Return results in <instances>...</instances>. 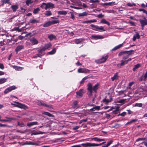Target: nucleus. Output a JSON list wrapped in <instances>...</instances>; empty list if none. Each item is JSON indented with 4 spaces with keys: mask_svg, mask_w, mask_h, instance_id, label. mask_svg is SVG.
Wrapping results in <instances>:
<instances>
[{
    "mask_svg": "<svg viewBox=\"0 0 147 147\" xmlns=\"http://www.w3.org/2000/svg\"><path fill=\"white\" fill-rule=\"evenodd\" d=\"M97 22V20L96 19H94L92 20H88V23H93L95 22Z\"/></svg>",
    "mask_w": 147,
    "mask_h": 147,
    "instance_id": "nucleus-47",
    "label": "nucleus"
},
{
    "mask_svg": "<svg viewBox=\"0 0 147 147\" xmlns=\"http://www.w3.org/2000/svg\"><path fill=\"white\" fill-rule=\"evenodd\" d=\"M56 52V49L55 48H54L52 50L49 52V53L50 55H53L55 54Z\"/></svg>",
    "mask_w": 147,
    "mask_h": 147,
    "instance_id": "nucleus-42",
    "label": "nucleus"
},
{
    "mask_svg": "<svg viewBox=\"0 0 147 147\" xmlns=\"http://www.w3.org/2000/svg\"><path fill=\"white\" fill-rule=\"evenodd\" d=\"M136 36V38L137 39H139L140 38V36L139 34L138 33H137L136 34V35L135 36Z\"/></svg>",
    "mask_w": 147,
    "mask_h": 147,
    "instance_id": "nucleus-64",
    "label": "nucleus"
},
{
    "mask_svg": "<svg viewBox=\"0 0 147 147\" xmlns=\"http://www.w3.org/2000/svg\"><path fill=\"white\" fill-rule=\"evenodd\" d=\"M40 11V9L39 8L34 9L33 10V13L34 14L38 13Z\"/></svg>",
    "mask_w": 147,
    "mask_h": 147,
    "instance_id": "nucleus-43",
    "label": "nucleus"
},
{
    "mask_svg": "<svg viewBox=\"0 0 147 147\" xmlns=\"http://www.w3.org/2000/svg\"><path fill=\"white\" fill-rule=\"evenodd\" d=\"M126 114V113L125 112H123L122 113H121L119 114H118L117 116H121L122 117H124L125 115Z\"/></svg>",
    "mask_w": 147,
    "mask_h": 147,
    "instance_id": "nucleus-50",
    "label": "nucleus"
},
{
    "mask_svg": "<svg viewBox=\"0 0 147 147\" xmlns=\"http://www.w3.org/2000/svg\"><path fill=\"white\" fill-rule=\"evenodd\" d=\"M18 7V6L16 5H13L11 6V8L12 9L13 12H15Z\"/></svg>",
    "mask_w": 147,
    "mask_h": 147,
    "instance_id": "nucleus-22",
    "label": "nucleus"
},
{
    "mask_svg": "<svg viewBox=\"0 0 147 147\" xmlns=\"http://www.w3.org/2000/svg\"><path fill=\"white\" fill-rule=\"evenodd\" d=\"M37 104L39 106L41 107H45L47 108H52V106L51 105H48L45 103L41 101L37 100L36 102Z\"/></svg>",
    "mask_w": 147,
    "mask_h": 147,
    "instance_id": "nucleus-5",
    "label": "nucleus"
},
{
    "mask_svg": "<svg viewBox=\"0 0 147 147\" xmlns=\"http://www.w3.org/2000/svg\"><path fill=\"white\" fill-rule=\"evenodd\" d=\"M119 111V108L118 107L117 109L116 110L113 111L112 113L115 114H116L117 113V111Z\"/></svg>",
    "mask_w": 147,
    "mask_h": 147,
    "instance_id": "nucleus-53",
    "label": "nucleus"
},
{
    "mask_svg": "<svg viewBox=\"0 0 147 147\" xmlns=\"http://www.w3.org/2000/svg\"><path fill=\"white\" fill-rule=\"evenodd\" d=\"M141 65L139 63H138L136 65H135L134 66V67L133 68V70L135 71L139 67H140Z\"/></svg>",
    "mask_w": 147,
    "mask_h": 147,
    "instance_id": "nucleus-28",
    "label": "nucleus"
},
{
    "mask_svg": "<svg viewBox=\"0 0 147 147\" xmlns=\"http://www.w3.org/2000/svg\"><path fill=\"white\" fill-rule=\"evenodd\" d=\"M30 41L33 45H36L38 43V40L34 38H31Z\"/></svg>",
    "mask_w": 147,
    "mask_h": 147,
    "instance_id": "nucleus-17",
    "label": "nucleus"
},
{
    "mask_svg": "<svg viewBox=\"0 0 147 147\" xmlns=\"http://www.w3.org/2000/svg\"><path fill=\"white\" fill-rule=\"evenodd\" d=\"M96 144L90 143V147L96 146Z\"/></svg>",
    "mask_w": 147,
    "mask_h": 147,
    "instance_id": "nucleus-58",
    "label": "nucleus"
},
{
    "mask_svg": "<svg viewBox=\"0 0 147 147\" xmlns=\"http://www.w3.org/2000/svg\"><path fill=\"white\" fill-rule=\"evenodd\" d=\"M109 97V99H107L106 98H105L102 100V102H105L106 104L107 105L109 102H111L113 100V98L111 96H110Z\"/></svg>",
    "mask_w": 147,
    "mask_h": 147,
    "instance_id": "nucleus-13",
    "label": "nucleus"
},
{
    "mask_svg": "<svg viewBox=\"0 0 147 147\" xmlns=\"http://www.w3.org/2000/svg\"><path fill=\"white\" fill-rule=\"evenodd\" d=\"M145 138H138V139H137L136 140V142H138L139 141H142V140H145Z\"/></svg>",
    "mask_w": 147,
    "mask_h": 147,
    "instance_id": "nucleus-55",
    "label": "nucleus"
},
{
    "mask_svg": "<svg viewBox=\"0 0 147 147\" xmlns=\"http://www.w3.org/2000/svg\"><path fill=\"white\" fill-rule=\"evenodd\" d=\"M104 15H102L101 14H99L97 15V17H98L99 18H101L103 17H104Z\"/></svg>",
    "mask_w": 147,
    "mask_h": 147,
    "instance_id": "nucleus-61",
    "label": "nucleus"
},
{
    "mask_svg": "<svg viewBox=\"0 0 147 147\" xmlns=\"http://www.w3.org/2000/svg\"><path fill=\"white\" fill-rule=\"evenodd\" d=\"M38 124V122L37 121L27 123V125L29 127H30L34 125H37Z\"/></svg>",
    "mask_w": 147,
    "mask_h": 147,
    "instance_id": "nucleus-18",
    "label": "nucleus"
},
{
    "mask_svg": "<svg viewBox=\"0 0 147 147\" xmlns=\"http://www.w3.org/2000/svg\"><path fill=\"white\" fill-rule=\"evenodd\" d=\"M135 106L138 107H141L142 106V104L141 103H136L135 104Z\"/></svg>",
    "mask_w": 147,
    "mask_h": 147,
    "instance_id": "nucleus-52",
    "label": "nucleus"
},
{
    "mask_svg": "<svg viewBox=\"0 0 147 147\" xmlns=\"http://www.w3.org/2000/svg\"><path fill=\"white\" fill-rule=\"evenodd\" d=\"M70 13L71 14V16L70 17V18L73 20H74L75 19V16L74 13L72 12H70Z\"/></svg>",
    "mask_w": 147,
    "mask_h": 147,
    "instance_id": "nucleus-48",
    "label": "nucleus"
},
{
    "mask_svg": "<svg viewBox=\"0 0 147 147\" xmlns=\"http://www.w3.org/2000/svg\"><path fill=\"white\" fill-rule=\"evenodd\" d=\"M81 145L83 147H90V143L86 142L85 143H83Z\"/></svg>",
    "mask_w": 147,
    "mask_h": 147,
    "instance_id": "nucleus-33",
    "label": "nucleus"
},
{
    "mask_svg": "<svg viewBox=\"0 0 147 147\" xmlns=\"http://www.w3.org/2000/svg\"><path fill=\"white\" fill-rule=\"evenodd\" d=\"M92 140H94L96 141L101 142L102 141H105V139H100L97 137H94L92 138Z\"/></svg>",
    "mask_w": 147,
    "mask_h": 147,
    "instance_id": "nucleus-27",
    "label": "nucleus"
},
{
    "mask_svg": "<svg viewBox=\"0 0 147 147\" xmlns=\"http://www.w3.org/2000/svg\"><path fill=\"white\" fill-rule=\"evenodd\" d=\"M144 78V77L143 75L142 76H141L138 79V80L140 82H141L144 80L143 78Z\"/></svg>",
    "mask_w": 147,
    "mask_h": 147,
    "instance_id": "nucleus-56",
    "label": "nucleus"
},
{
    "mask_svg": "<svg viewBox=\"0 0 147 147\" xmlns=\"http://www.w3.org/2000/svg\"><path fill=\"white\" fill-rule=\"evenodd\" d=\"M90 26L93 28L92 29L93 30H96L97 31V27L98 26L96 25H94L93 24H90Z\"/></svg>",
    "mask_w": 147,
    "mask_h": 147,
    "instance_id": "nucleus-38",
    "label": "nucleus"
},
{
    "mask_svg": "<svg viewBox=\"0 0 147 147\" xmlns=\"http://www.w3.org/2000/svg\"><path fill=\"white\" fill-rule=\"evenodd\" d=\"M5 118H6V119H1V121H2V122L11 121L12 120L15 119L14 118H10L8 117H6Z\"/></svg>",
    "mask_w": 147,
    "mask_h": 147,
    "instance_id": "nucleus-15",
    "label": "nucleus"
},
{
    "mask_svg": "<svg viewBox=\"0 0 147 147\" xmlns=\"http://www.w3.org/2000/svg\"><path fill=\"white\" fill-rule=\"evenodd\" d=\"M14 31H17L18 32H20L21 31V30L19 29V27H15L13 29Z\"/></svg>",
    "mask_w": 147,
    "mask_h": 147,
    "instance_id": "nucleus-49",
    "label": "nucleus"
},
{
    "mask_svg": "<svg viewBox=\"0 0 147 147\" xmlns=\"http://www.w3.org/2000/svg\"><path fill=\"white\" fill-rule=\"evenodd\" d=\"M51 25V21H49L43 24V26L44 27H46L50 26Z\"/></svg>",
    "mask_w": 147,
    "mask_h": 147,
    "instance_id": "nucleus-25",
    "label": "nucleus"
},
{
    "mask_svg": "<svg viewBox=\"0 0 147 147\" xmlns=\"http://www.w3.org/2000/svg\"><path fill=\"white\" fill-rule=\"evenodd\" d=\"M52 13L49 10L46 11L45 14L47 16H48L52 15Z\"/></svg>",
    "mask_w": 147,
    "mask_h": 147,
    "instance_id": "nucleus-37",
    "label": "nucleus"
},
{
    "mask_svg": "<svg viewBox=\"0 0 147 147\" xmlns=\"http://www.w3.org/2000/svg\"><path fill=\"white\" fill-rule=\"evenodd\" d=\"M1 36V40L2 39L3 41L1 40V46H2L6 44V40L7 36L5 34H2Z\"/></svg>",
    "mask_w": 147,
    "mask_h": 147,
    "instance_id": "nucleus-3",
    "label": "nucleus"
},
{
    "mask_svg": "<svg viewBox=\"0 0 147 147\" xmlns=\"http://www.w3.org/2000/svg\"><path fill=\"white\" fill-rule=\"evenodd\" d=\"M79 102L77 100H74L73 101L71 105V107L75 109H77L80 107L78 105Z\"/></svg>",
    "mask_w": 147,
    "mask_h": 147,
    "instance_id": "nucleus-10",
    "label": "nucleus"
},
{
    "mask_svg": "<svg viewBox=\"0 0 147 147\" xmlns=\"http://www.w3.org/2000/svg\"><path fill=\"white\" fill-rule=\"evenodd\" d=\"M100 109V107L99 106H95V107L91 109L90 111H94L96 110H99Z\"/></svg>",
    "mask_w": 147,
    "mask_h": 147,
    "instance_id": "nucleus-26",
    "label": "nucleus"
},
{
    "mask_svg": "<svg viewBox=\"0 0 147 147\" xmlns=\"http://www.w3.org/2000/svg\"><path fill=\"white\" fill-rule=\"evenodd\" d=\"M48 38H49L50 40H52L53 39H55L56 38V37L55 35H54L53 34H51L48 36Z\"/></svg>",
    "mask_w": 147,
    "mask_h": 147,
    "instance_id": "nucleus-30",
    "label": "nucleus"
},
{
    "mask_svg": "<svg viewBox=\"0 0 147 147\" xmlns=\"http://www.w3.org/2000/svg\"><path fill=\"white\" fill-rule=\"evenodd\" d=\"M76 65L77 66H79L82 65V64L79 61H78L76 63Z\"/></svg>",
    "mask_w": 147,
    "mask_h": 147,
    "instance_id": "nucleus-60",
    "label": "nucleus"
},
{
    "mask_svg": "<svg viewBox=\"0 0 147 147\" xmlns=\"http://www.w3.org/2000/svg\"><path fill=\"white\" fill-rule=\"evenodd\" d=\"M97 31L98 30L99 31H105V30L104 29V28L102 26H101L100 27H99L98 26L97 27Z\"/></svg>",
    "mask_w": 147,
    "mask_h": 147,
    "instance_id": "nucleus-36",
    "label": "nucleus"
},
{
    "mask_svg": "<svg viewBox=\"0 0 147 147\" xmlns=\"http://www.w3.org/2000/svg\"><path fill=\"white\" fill-rule=\"evenodd\" d=\"M109 56L107 55H103L101 58L98 60V62L99 63H104L108 58Z\"/></svg>",
    "mask_w": 147,
    "mask_h": 147,
    "instance_id": "nucleus-8",
    "label": "nucleus"
},
{
    "mask_svg": "<svg viewBox=\"0 0 147 147\" xmlns=\"http://www.w3.org/2000/svg\"><path fill=\"white\" fill-rule=\"evenodd\" d=\"M126 54L128 55H130L134 53V50H131L129 51H126Z\"/></svg>",
    "mask_w": 147,
    "mask_h": 147,
    "instance_id": "nucleus-32",
    "label": "nucleus"
},
{
    "mask_svg": "<svg viewBox=\"0 0 147 147\" xmlns=\"http://www.w3.org/2000/svg\"><path fill=\"white\" fill-rule=\"evenodd\" d=\"M100 23L107 24L109 26L110 25V23L108 21H107L106 20L104 19H103L101 20Z\"/></svg>",
    "mask_w": 147,
    "mask_h": 147,
    "instance_id": "nucleus-21",
    "label": "nucleus"
},
{
    "mask_svg": "<svg viewBox=\"0 0 147 147\" xmlns=\"http://www.w3.org/2000/svg\"><path fill=\"white\" fill-rule=\"evenodd\" d=\"M125 100L124 99H122L121 100L118 101V102L119 103H122V104H124V102L125 101Z\"/></svg>",
    "mask_w": 147,
    "mask_h": 147,
    "instance_id": "nucleus-51",
    "label": "nucleus"
},
{
    "mask_svg": "<svg viewBox=\"0 0 147 147\" xmlns=\"http://www.w3.org/2000/svg\"><path fill=\"white\" fill-rule=\"evenodd\" d=\"M99 84L98 83L96 84L92 87V84L88 83L87 84V88L88 92L87 94L89 97H91L92 95V91H94L95 93L97 92V90L98 88Z\"/></svg>",
    "mask_w": 147,
    "mask_h": 147,
    "instance_id": "nucleus-1",
    "label": "nucleus"
},
{
    "mask_svg": "<svg viewBox=\"0 0 147 147\" xmlns=\"http://www.w3.org/2000/svg\"><path fill=\"white\" fill-rule=\"evenodd\" d=\"M43 4L45 5L44 9L45 10H47L49 8H53L54 7V4L51 3H43Z\"/></svg>",
    "mask_w": 147,
    "mask_h": 147,
    "instance_id": "nucleus-7",
    "label": "nucleus"
},
{
    "mask_svg": "<svg viewBox=\"0 0 147 147\" xmlns=\"http://www.w3.org/2000/svg\"><path fill=\"white\" fill-rule=\"evenodd\" d=\"M2 2V5H3L5 3H7L9 5H11L10 0H1Z\"/></svg>",
    "mask_w": 147,
    "mask_h": 147,
    "instance_id": "nucleus-23",
    "label": "nucleus"
},
{
    "mask_svg": "<svg viewBox=\"0 0 147 147\" xmlns=\"http://www.w3.org/2000/svg\"><path fill=\"white\" fill-rule=\"evenodd\" d=\"M139 21L141 24V26L142 28V30H143L144 26H145L147 25V19L145 17H144L143 20L139 19Z\"/></svg>",
    "mask_w": 147,
    "mask_h": 147,
    "instance_id": "nucleus-4",
    "label": "nucleus"
},
{
    "mask_svg": "<svg viewBox=\"0 0 147 147\" xmlns=\"http://www.w3.org/2000/svg\"><path fill=\"white\" fill-rule=\"evenodd\" d=\"M91 38L92 39L97 40L98 39H103L104 37L100 35H92Z\"/></svg>",
    "mask_w": 147,
    "mask_h": 147,
    "instance_id": "nucleus-12",
    "label": "nucleus"
},
{
    "mask_svg": "<svg viewBox=\"0 0 147 147\" xmlns=\"http://www.w3.org/2000/svg\"><path fill=\"white\" fill-rule=\"evenodd\" d=\"M126 51H121L120 52L118 56H121L124 54H126Z\"/></svg>",
    "mask_w": 147,
    "mask_h": 147,
    "instance_id": "nucleus-46",
    "label": "nucleus"
},
{
    "mask_svg": "<svg viewBox=\"0 0 147 147\" xmlns=\"http://www.w3.org/2000/svg\"><path fill=\"white\" fill-rule=\"evenodd\" d=\"M16 88V87L15 86H10L5 90L4 93L5 94H7L12 90L15 89Z\"/></svg>",
    "mask_w": 147,
    "mask_h": 147,
    "instance_id": "nucleus-11",
    "label": "nucleus"
},
{
    "mask_svg": "<svg viewBox=\"0 0 147 147\" xmlns=\"http://www.w3.org/2000/svg\"><path fill=\"white\" fill-rule=\"evenodd\" d=\"M90 70L85 68H79L78 69V73H89Z\"/></svg>",
    "mask_w": 147,
    "mask_h": 147,
    "instance_id": "nucleus-9",
    "label": "nucleus"
},
{
    "mask_svg": "<svg viewBox=\"0 0 147 147\" xmlns=\"http://www.w3.org/2000/svg\"><path fill=\"white\" fill-rule=\"evenodd\" d=\"M85 92L84 90L81 89L78 91L76 92V97L78 98H80L82 97Z\"/></svg>",
    "mask_w": 147,
    "mask_h": 147,
    "instance_id": "nucleus-6",
    "label": "nucleus"
},
{
    "mask_svg": "<svg viewBox=\"0 0 147 147\" xmlns=\"http://www.w3.org/2000/svg\"><path fill=\"white\" fill-rule=\"evenodd\" d=\"M139 10L140 11H143V12L144 13H146L147 12V11H146V10H145L144 9H142V8L140 9Z\"/></svg>",
    "mask_w": 147,
    "mask_h": 147,
    "instance_id": "nucleus-57",
    "label": "nucleus"
},
{
    "mask_svg": "<svg viewBox=\"0 0 147 147\" xmlns=\"http://www.w3.org/2000/svg\"><path fill=\"white\" fill-rule=\"evenodd\" d=\"M126 5L129 7H133V6H135L136 5V4L135 3H127L126 4Z\"/></svg>",
    "mask_w": 147,
    "mask_h": 147,
    "instance_id": "nucleus-40",
    "label": "nucleus"
},
{
    "mask_svg": "<svg viewBox=\"0 0 147 147\" xmlns=\"http://www.w3.org/2000/svg\"><path fill=\"white\" fill-rule=\"evenodd\" d=\"M83 40L82 38L76 39L75 40V43L77 44H80L83 42Z\"/></svg>",
    "mask_w": 147,
    "mask_h": 147,
    "instance_id": "nucleus-20",
    "label": "nucleus"
},
{
    "mask_svg": "<svg viewBox=\"0 0 147 147\" xmlns=\"http://www.w3.org/2000/svg\"><path fill=\"white\" fill-rule=\"evenodd\" d=\"M14 102L16 103L17 104H15L12 103H11V104L15 105L16 107L21 109H23L25 110H26L28 109V107L25 105L22 104L16 101H14Z\"/></svg>",
    "mask_w": 147,
    "mask_h": 147,
    "instance_id": "nucleus-2",
    "label": "nucleus"
},
{
    "mask_svg": "<svg viewBox=\"0 0 147 147\" xmlns=\"http://www.w3.org/2000/svg\"><path fill=\"white\" fill-rule=\"evenodd\" d=\"M7 79L5 78H1V84H3L5 82Z\"/></svg>",
    "mask_w": 147,
    "mask_h": 147,
    "instance_id": "nucleus-45",
    "label": "nucleus"
},
{
    "mask_svg": "<svg viewBox=\"0 0 147 147\" xmlns=\"http://www.w3.org/2000/svg\"><path fill=\"white\" fill-rule=\"evenodd\" d=\"M30 22L32 24H35L36 23H38L39 22V21L38 20L35 19L34 18L31 19L30 20Z\"/></svg>",
    "mask_w": 147,
    "mask_h": 147,
    "instance_id": "nucleus-29",
    "label": "nucleus"
},
{
    "mask_svg": "<svg viewBox=\"0 0 147 147\" xmlns=\"http://www.w3.org/2000/svg\"><path fill=\"white\" fill-rule=\"evenodd\" d=\"M119 49V48L118 47V46H115V47L113 49H112V51H116V50L118 49Z\"/></svg>",
    "mask_w": 147,
    "mask_h": 147,
    "instance_id": "nucleus-54",
    "label": "nucleus"
},
{
    "mask_svg": "<svg viewBox=\"0 0 147 147\" xmlns=\"http://www.w3.org/2000/svg\"><path fill=\"white\" fill-rule=\"evenodd\" d=\"M88 14V13L86 12H84L82 13H80L79 14V17H82L86 16Z\"/></svg>",
    "mask_w": 147,
    "mask_h": 147,
    "instance_id": "nucleus-35",
    "label": "nucleus"
},
{
    "mask_svg": "<svg viewBox=\"0 0 147 147\" xmlns=\"http://www.w3.org/2000/svg\"><path fill=\"white\" fill-rule=\"evenodd\" d=\"M51 43H49L45 44L44 47H43L45 48V50H46V49H50V48L51 47Z\"/></svg>",
    "mask_w": 147,
    "mask_h": 147,
    "instance_id": "nucleus-16",
    "label": "nucleus"
},
{
    "mask_svg": "<svg viewBox=\"0 0 147 147\" xmlns=\"http://www.w3.org/2000/svg\"><path fill=\"white\" fill-rule=\"evenodd\" d=\"M45 49L43 47H40L39 49L37 51L39 53H41L42 52L44 51H45Z\"/></svg>",
    "mask_w": 147,
    "mask_h": 147,
    "instance_id": "nucleus-39",
    "label": "nucleus"
},
{
    "mask_svg": "<svg viewBox=\"0 0 147 147\" xmlns=\"http://www.w3.org/2000/svg\"><path fill=\"white\" fill-rule=\"evenodd\" d=\"M125 64V63H124V61L123 60H122L121 61V63L119 64L120 66H122L124 65Z\"/></svg>",
    "mask_w": 147,
    "mask_h": 147,
    "instance_id": "nucleus-63",
    "label": "nucleus"
},
{
    "mask_svg": "<svg viewBox=\"0 0 147 147\" xmlns=\"http://www.w3.org/2000/svg\"><path fill=\"white\" fill-rule=\"evenodd\" d=\"M144 77V81H145L146 80L145 79L147 78V72H146L144 76H143Z\"/></svg>",
    "mask_w": 147,
    "mask_h": 147,
    "instance_id": "nucleus-62",
    "label": "nucleus"
},
{
    "mask_svg": "<svg viewBox=\"0 0 147 147\" xmlns=\"http://www.w3.org/2000/svg\"><path fill=\"white\" fill-rule=\"evenodd\" d=\"M67 11L64 10L59 11H57L58 14L60 15H65L67 14Z\"/></svg>",
    "mask_w": 147,
    "mask_h": 147,
    "instance_id": "nucleus-19",
    "label": "nucleus"
},
{
    "mask_svg": "<svg viewBox=\"0 0 147 147\" xmlns=\"http://www.w3.org/2000/svg\"><path fill=\"white\" fill-rule=\"evenodd\" d=\"M104 5L106 6L111 5V2L104 3Z\"/></svg>",
    "mask_w": 147,
    "mask_h": 147,
    "instance_id": "nucleus-59",
    "label": "nucleus"
},
{
    "mask_svg": "<svg viewBox=\"0 0 147 147\" xmlns=\"http://www.w3.org/2000/svg\"><path fill=\"white\" fill-rule=\"evenodd\" d=\"M24 48V46L23 45L18 46L15 49V51L16 52V54H18V51L23 49Z\"/></svg>",
    "mask_w": 147,
    "mask_h": 147,
    "instance_id": "nucleus-14",
    "label": "nucleus"
},
{
    "mask_svg": "<svg viewBox=\"0 0 147 147\" xmlns=\"http://www.w3.org/2000/svg\"><path fill=\"white\" fill-rule=\"evenodd\" d=\"M33 1L32 0H27L26 1V3L27 5L28 6L29 4L32 3Z\"/></svg>",
    "mask_w": 147,
    "mask_h": 147,
    "instance_id": "nucleus-41",
    "label": "nucleus"
},
{
    "mask_svg": "<svg viewBox=\"0 0 147 147\" xmlns=\"http://www.w3.org/2000/svg\"><path fill=\"white\" fill-rule=\"evenodd\" d=\"M51 25L59 23V21L58 20H53L52 21H51Z\"/></svg>",
    "mask_w": 147,
    "mask_h": 147,
    "instance_id": "nucleus-44",
    "label": "nucleus"
},
{
    "mask_svg": "<svg viewBox=\"0 0 147 147\" xmlns=\"http://www.w3.org/2000/svg\"><path fill=\"white\" fill-rule=\"evenodd\" d=\"M43 114L46 115L49 117H54L53 115L47 112L44 111L42 113Z\"/></svg>",
    "mask_w": 147,
    "mask_h": 147,
    "instance_id": "nucleus-24",
    "label": "nucleus"
},
{
    "mask_svg": "<svg viewBox=\"0 0 147 147\" xmlns=\"http://www.w3.org/2000/svg\"><path fill=\"white\" fill-rule=\"evenodd\" d=\"M118 78V76L117 73H116L114 76L111 78V80L112 81H114L115 80H117Z\"/></svg>",
    "mask_w": 147,
    "mask_h": 147,
    "instance_id": "nucleus-31",
    "label": "nucleus"
},
{
    "mask_svg": "<svg viewBox=\"0 0 147 147\" xmlns=\"http://www.w3.org/2000/svg\"><path fill=\"white\" fill-rule=\"evenodd\" d=\"M12 67L16 70H20L22 68L20 67L17 66L16 65H13Z\"/></svg>",
    "mask_w": 147,
    "mask_h": 147,
    "instance_id": "nucleus-34",
    "label": "nucleus"
}]
</instances>
